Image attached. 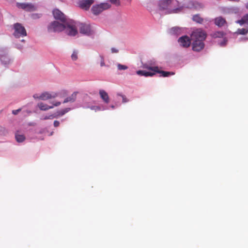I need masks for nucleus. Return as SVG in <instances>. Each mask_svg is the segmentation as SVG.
I'll list each match as a JSON object with an SVG mask.
<instances>
[{
	"mask_svg": "<svg viewBox=\"0 0 248 248\" xmlns=\"http://www.w3.org/2000/svg\"><path fill=\"white\" fill-rule=\"evenodd\" d=\"M38 107L42 110H47L53 108V106H48L47 105L42 102L38 103Z\"/></svg>",
	"mask_w": 248,
	"mask_h": 248,
	"instance_id": "5701e85b",
	"label": "nucleus"
},
{
	"mask_svg": "<svg viewBox=\"0 0 248 248\" xmlns=\"http://www.w3.org/2000/svg\"><path fill=\"white\" fill-rule=\"evenodd\" d=\"M223 41L219 43V45L221 46H225L227 44V43L228 41V40L226 37H223Z\"/></svg>",
	"mask_w": 248,
	"mask_h": 248,
	"instance_id": "2f4dec72",
	"label": "nucleus"
},
{
	"mask_svg": "<svg viewBox=\"0 0 248 248\" xmlns=\"http://www.w3.org/2000/svg\"><path fill=\"white\" fill-rule=\"evenodd\" d=\"M182 31V28L179 27H174L169 30V33L171 35H179Z\"/></svg>",
	"mask_w": 248,
	"mask_h": 248,
	"instance_id": "a211bd4d",
	"label": "nucleus"
},
{
	"mask_svg": "<svg viewBox=\"0 0 248 248\" xmlns=\"http://www.w3.org/2000/svg\"><path fill=\"white\" fill-rule=\"evenodd\" d=\"M65 23V31L70 36H75L78 33V30L76 26V23L70 20L66 21Z\"/></svg>",
	"mask_w": 248,
	"mask_h": 248,
	"instance_id": "f03ea898",
	"label": "nucleus"
},
{
	"mask_svg": "<svg viewBox=\"0 0 248 248\" xmlns=\"http://www.w3.org/2000/svg\"><path fill=\"white\" fill-rule=\"evenodd\" d=\"M226 35V33L223 31H217L210 34V36L212 38H221Z\"/></svg>",
	"mask_w": 248,
	"mask_h": 248,
	"instance_id": "f3484780",
	"label": "nucleus"
},
{
	"mask_svg": "<svg viewBox=\"0 0 248 248\" xmlns=\"http://www.w3.org/2000/svg\"><path fill=\"white\" fill-rule=\"evenodd\" d=\"M246 7L247 9H248V2L246 4Z\"/></svg>",
	"mask_w": 248,
	"mask_h": 248,
	"instance_id": "79ce46f5",
	"label": "nucleus"
},
{
	"mask_svg": "<svg viewBox=\"0 0 248 248\" xmlns=\"http://www.w3.org/2000/svg\"><path fill=\"white\" fill-rule=\"evenodd\" d=\"M110 1L114 4H115L117 6H118L120 5V1L119 0H110Z\"/></svg>",
	"mask_w": 248,
	"mask_h": 248,
	"instance_id": "72a5a7b5",
	"label": "nucleus"
},
{
	"mask_svg": "<svg viewBox=\"0 0 248 248\" xmlns=\"http://www.w3.org/2000/svg\"><path fill=\"white\" fill-rule=\"evenodd\" d=\"M156 73L161 74V76L163 77H169L170 75H174V73L170 72L164 71L160 70L159 68L157 66V69L155 71V74Z\"/></svg>",
	"mask_w": 248,
	"mask_h": 248,
	"instance_id": "412c9836",
	"label": "nucleus"
},
{
	"mask_svg": "<svg viewBox=\"0 0 248 248\" xmlns=\"http://www.w3.org/2000/svg\"><path fill=\"white\" fill-rule=\"evenodd\" d=\"M54 126L55 127H58L60 125V122L58 121L55 120L54 121Z\"/></svg>",
	"mask_w": 248,
	"mask_h": 248,
	"instance_id": "c9c22d12",
	"label": "nucleus"
},
{
	"mask_svg": "<svg viewBox=\"0 0 248 248\" xmlns=\"http://www.w3.org/2000/svg\"><path fill=\"white\" fill-rule=\"evenodd\" d=\"M110 7V5L109 3H101L100 4L93 5L92 8V11L94 15H97Z\"/></svg>",
	"mask_w": 248,
	"mask_h": 248,
	"instance_id": "39448f33",
	"label": "nucleus"
},
{
	"mask_svg": "<svg viewBox=\"0 0 248 248\" xmlns=\"http://www.w3.org/2000/svg\"><path fill=\"white\" fill-rule=\"evenodd\" d=\"M93 2V0H82L79 2L78 5L81 9L87 10Z\"/></svg>",
	"mask_w": 248,
	"mask_h": 248,
	"instance_id": "ddd939ff",
	"label": "nucleus"
},
{
	"mask_svg": "<svg viewBox=\"0 0 248 248\" xmlns=\"http://www.w3.org/2000/svg\"><path fill=\"white\" fill-rule=\"evenodd\" d=\"M99 93L100 97L103 100V101L105 103L108 104L109 102V98L108 93L103 90H100Z\"/></svg>",
	"mask_w": 248,
	"mask_h": 248,
	"instance_id": "4468645a",
	"label": "nucleus"
},
{
	"mask_svg": "<svg viewBox=\"0 0 248 248\" xmlns=\"http://www.w3.org/2000/svg\"><path fill=\"white\" fill-rule=\"evenodd\" d=\"M137 74L140 76L153 77L155 75V72L154 71H146L144 70H138L137 71Z\"/></svg>",
	"mask_w": 248,
	"mask_h": 248,
	"instance_id": "2eb2a0df",
	"label": "nucleus"
},
{
	"mask_svg": "<svg viewBox=\"0 0 248 248\" xmlns=\"http://www.w3.org/2000/svg\"><path fill=\"white\" fill-rule=\"evenodd\" d=\"M33 97L35 99H39V96L37 94H35L33 95Z\"/></svg>",
	"mask_w": 248,
	"mask_h": 248,
	"instance_id": "a19ab883",
	"label": "nucleus"
},
{
	"mask_svg": "<svg viewBox=\"0 0 248 248\" xmlns=\"http://www.w3.org/2000/svg\"><path fill=\"white\" fill-rule=\"evenodd\" d=\"M16 6L28 11H33L36 9L35 7L31 3H17Z\"/></svg>",
	"mask_w": 248,
	"mask_h": 248,
	"instance_id": "9b49d317",
	"label": "nucleus"
},
{
	"mask_svg": "<svg viewBox=\"0 0 248 248\" xmlns=\"http://www.w3.org/2000/svg\"><path fill=\"white\" fill-rule=\"evenodd\" d=\"M185 6L187 8H192L194 7V4L193 2L190 1L188 4H185Z\"/></svg>",
	"mask_w": 248,
	"mask_h": 248,
	"instance_id": "473e14b6",
	"label": "nucleus"
},
{
	"mask_svg": "<svg viewBox=\"0 0 248 248\" xmlns=\"http://www.w3.org/2000/svg\"><path fill=\"white\" fill-rule=\"evenodd\" d=\"M100 60H101L100 65H101V66H104L105 65L104 58H103V57H102L101 56H100Z\"/></svg>",
	"mask_w": 248,
	"mask_h": 248,
	"instance_id": "f704fd0d",
	"label": "nucleus"
},
{
	"mask_svg": "<svg viewBox=\"0 0 248 248\" xmlns=\"http://www.w3.org/2000/svg\"><path fill=\"white\" fill-rule=\"evenodd\" d=\"M15 31L14 35L17 38L24 37L27 35L26 31L25 28L20 23H17L14 24Z\"/></svg>",
	"mask_w": 248,
	"mask_h": 248,
	"instance_id": "20e7f679",
	"label": "nucleus"
},
{
	"mask_svg": "<svg viewBox=\"0 0 248 248\" xmlns=\"http://www.w3.org/2000/svg\"><path fill=\"white\" fill-rule=\"evenodd\" d=\"M0 59L4 64H6L9 62V59L6 56H1L0 57Z\"/></svg>",
	"mask_w": 248,
	"mask_h": 248,
	"instance_id": "cd10ccee",
	"label": "nucleus"
},
{
	"mask_svg": "<svg viewBox=\"0 0 248 248\" xmlns=\"http://www.w3.org/2000/svg\"><path fill=\"white\" fill-rule=\"evenodd\" d=\"M142 67L145 69H147L150 71H154L157 69V66H151L148 64L145 63L143 64Z\"/></svg>",
	"mask_w": 248,
	"mask_h": 248,
	"instance_id": "a878e982",
	"label": "nucleus"
},
{
	"mask_svg": "<svg viewBox=\"0 0 248 248\" xmlns=\"http://www.w3.org/2000/svg\"><path fill=\"white\" fill-rule=\"evenodd\" d=\"M121 96H122V98H123V103H126L128 101L126 97H125V96L124 95H121Z\"/></svg>",
	"mask_w": 248,
	"mask_h": 248,
	"instance_id": "e433bc0d",
	"label": "nucleus"
},
{
	"mask_svg": "<svg viewBox=\"0 0 248 248\" xmlns=\"http://www.w3.org/2000/svg\"><path fill=\"white\" fill-rule=\"evenodd\" d=\"M207 37L206 32L201 29H198L192 31L191 35L193 41L201 40L204 41Z\"/></svg>",
	"mask_w": 248,
	"mask_h": 248,
	"instance_id": "7ed1b4c3",
	"label": "nucleus"
},
{
	"mask_svg": "<svg viewBox=\"0 0 248 248\" xmlns=\"http://www.w3.org/2000/svg\"><path fill=\"white\" fill-rule=\"evenodd\" d=\"M20 110V109H17V110H13V113L14 114H15V115H16V114H17V113H18Z\"/></svg>",
	"mask_w": 248,
	"mask_h": 248,
	"instance_id": "ea45409f",
	"label": "nucleus"
},
{
	"mask_svg": "<svg viewBox=\"0 0 248 248\" xmlns=\"http://www.w3.org/2000/svg\"><path fill=\"white\" fill-rule=\"evenodd\" d=\"M178 42L182 46L188 47L191 44V39L188 36L185 35L179 38Z\"/></svg>",
	"mask_w": 248,
	"mask_h": 248,
	"instance_id": "6e6552de",
	"label": "nucleus"
},
{
	"mask_svg": "<svg viewBox=\"0 0 248 248\" xmlns=\"http://www.w3.org/2000/svg\"><path fill=\"white\" fill-rule=\"evenodd\" d=\"M111 108H114V106L112 105V106H111Z\"/></svg>",
	"mask_w": 248,
	"mask_h": 248,
	"instance_id": "37998d69",
	"label": "nucleus"
},
{
	"mask_svg": "<svg viewBox=\"0 0 248 248\" xmlns=\"http://www.w3.org/2000/svg\"><path fill=\"white\" fill-rule=\"evenodd\" d=\"M54 118H56V116L55 114H53L48 116H46L44 118V120H47V119H53Z\"/></svg>",
	"mask_w": 248,
	"mask_h": 248,
	"instance_id": "7c9ffc66",
	"label": "nucleus"
},
{
	"mask_svg": "<svg viewBox=\"0 0 248 248\" xmlns=\"http://www.w3.org/2000/svg\"><path fill=\"white\" fill-rule=\"evenodd\" d=\"M236 33L238 34L245 35L248 33V29L244 28L238 29Z\"/></svg>",
	"mask_w": 248,
	"mask_h": 248,
	"instance_id": "bb28decb",
	"label": "nucleus"
},
{
	"mask_svg": "<svg viewBox=\"0 0 248 248\" xmlns=\"http://www.w3.org/2000/svg\"><path fill=\"white\" fill-rule=\"evenodd\" d=\"M78 92H74L70 96L66 97L63 101V103H67L68 102L73 103L74 102L77 98V95Z\"/></svg>",
	"mask_w": 248,
	"mask_h": 248,
	"instance_id": "dca6fc26",
	"label": "nucleus"
},
{
	"mask_svg": "<svg viewBox=\"0 0 248 248\" xmlns=\"http://www.w3.org/2000/svg\"><path fill=\"white\" fill-rule=\"evenodd\" d=\"M159 7L160 9L166 10L170 14L179 13L183 8L177 0H161L159 2Z\"/></svg>",
	"mask_w": 248,
	"mask_h": 248,
	"instance_id": "f257e3e1",
	"label": "nucleus"
},
{
	"mask_svg": "<svg viewBox=\"0 0 248 248\" xmlns=\"http://www.w3.org/2000/svg\"><path fill=\"white\" fill-rule=\"evenodd\" d=\"M78 51L77 50H74L72 55H71V58L73 61H76L78 58Z\"/></svg>",
	"mask_w": 248,
	"mask_h": 248,
	"instance_id": "c85d7f7f",
	"label": "nucleus"
},
{
	"mask_svg": "<svg viewBox=\"0 0 248 248\" xmlns=\"http://www.w3.org/2000/svg\"><path fill=\"white\" fill-rule=\"evenodd\" d=\"M79 30L80 33L84 34H89L90 32V27L84 24H81Z\"/></svg>",
	"mask_w": 248,
	"mask_h": 248,
	"instance_id": "6ab92c4d",
	"label": "nucleus"
},
{
	"mask_svg": "<svg viewBox=\"0 0 248 248\" xmlns=\"http://www.w3.org/2000/svg\"><path fill=\"white\" fill-rule=\"evenodd\" d=\"M214 24L219 28L223 26H228V23L226 19L221 16L216 17L214 19Z\"/></svg>",
	"mask_w": 248,
	"mask_h": 248,
	"instance_id": "0eeeda50",
	"label": "nucleus"
},
{
	"mask_svg": "<svg viewBox=\"0 0 248 248\" xmlns=\"http://www.w3.org/2000/svg\"><path fill=\"white\" fill-rule=\"evenodd\" d=\"M111 52L113 53H117L118 52V50L115 48H112L111 49Z\"/></svg>",
	"mask_w": 248,
	"mask_h": 248,
	"instance_id": "4c0bfd02",
	"label": "nucleus"
},
{
	"mask_svg": "<svg viewBox=\"0 0 248 248\" xmlns=\"http://www.w3.org/2000/svg\"><path fill=\"white\" fill-rule=\"evenodd\" d=\"M53 14L55 19L60 20L64 23L66 21V18L65 15L59 10L55 9L53 10Z\"/></svg>",
	"mask_w": 248,
	"mask_h": 248,
	"instance_id": "f8f14e48",
	"label": "nucleus"
},
{
	"mask_svg": "<svg viewBox=\"0 0 248 248\" xmlns=\"http://www.w3.org/2000/svg\"><path fill=\"white\" fill-rule=\"evenodd\" d=\"M117 67L119 70H126L128 68V67L127 66L124 65H122L120 63L118 64Z\"/></svg>",
	"mask_w": 248,
	"mask_h": 248,
	"instance_id": "c756f323",
	"label": "nucleus"
},
{
	"mask_svg": "<svg viewBox=\"0 0 248 248\" xmlns=\"http://www.w3.org/2000/svg\"><path fill=\"white\" fill-rule=\"evenodd\" d=\"M71 108H65L62 110L57 111L55 114L56 118L64 115L65 113H67L70 110Z\"/></svg>",
	"mask_w": 248,
	"mask_h": 248,
	"instance_id": "4be33fe9",
	"label": "nucleus"
},
{
	"mask_svg": "<svg viewBox=\"0 0 248 248\" xmlns=\"http://www.w3.org/2000/svg\"><path fill=\"white\" fill-rule=\"evenodd\" d=\"M61 103L60 102H56L53 104L54 106H59L61 105Z\"/></svg>",
	"mask_w": 248,
	"mask_h": 248,
	"instance_id": "58836bf2",
	"label": "nucleus"
},
{
	"mask_svg": "<svg viewBox=\"0 0 248 248\" xmlns=\"http://www.w3.org/2000/svg\"><path fill=\"white\" fill-rule=\"evenodd\" d=\"M58 96V93L55 92H45L39 95V99L46 100L51 98H54Z\"/></svg>",
	"mask_w": 248,
	"mask_h": 248,
	"instance_id": "9d476101",
	"label": "nucleus"
},
{
	"mask_svg": "<svg viewBox=\"0 0 248 248\" xmlns=\"http://www.w3.org/2000/svg\"><path fill=\"white\" fill-rule=\"evenodd\" d=\"M192 19L194 21L199 24H202L203 21V19L199 14L194 15Z\"/></svg>",
	"mask_w": 248,
	"mask_h": 248,
	"instance_id": "393cba45",
	"label": "nucleus"
},
{
	"mask_svg": "<svg viewBox=\"0 0 248 248\" xmlns=\"http://www.w3.org/2000/svg\"><path fill=\"white\" fill-rule=\"evenodd\" d=\"M15 138L16 140L18 142H21L25 140V137L23 134H20L18 132H16L15 134Z\"/></svg>",
	"mask_w": 248,
	"mask_h": 248,
	"instance_id": "b1692460",
	"label": "nucleus"
},
{
	"mask_svg": "<svg viewBox=\"0 0 248 248\" xmlns=\"http://www.w3.org/2000/svg\"><path fill=\"white\" fill-rule=\"evenodd\" d=\"M204 46V43L202 41H193L192 49L195 51H200L203 49Z\"/></svg>",
	"mask_w": 248,
	"mask_h": 248,
	"instance_id": "1a4fd4ad",
	"label": "nucleus"
},
{
	"mask_svg": "<svg viewBox=\"0 0 248 248\" xmlns=\"http://www.w3.org/2000/svg\"><path fill=\"white\" fill-rule=\"evenodd\" d=\"M65 28V24L63 25L55 21L48 27V31L49 32H60L63 31Z\"/></svg>",
	"mask_w": 248,
	"mask_h": 248,
	"instance_id": "423d86ee",
	"label": "nucleus"
},
{
	"mask_svg": "<svg viewBox=\"0 0 248 248\" xmlns=\"http://www.w3.org/2000/svg\"><path fill=\"white\" fill-rule=\"evenodd\" d=\"M236 23L241 26L245 24L248 25V13L244 15L240 20H237Z\"/></svg>",
	"mask_w": 248,
	"mask_h": 248,
	"instance_id": "aec40b11",
	"label": "nucleus"
}]
</instances>
